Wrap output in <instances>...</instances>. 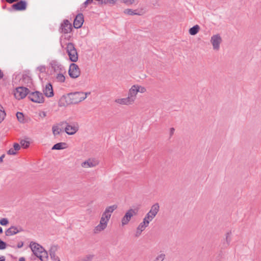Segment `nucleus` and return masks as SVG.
Wrapping results in <instances>:
<instances>
[{
  "label": "nucleus",
  "instance_id": "obj_1",
  "mask_svg": "<svg viewBox=\"0 0 261 261\" xmlns=\"http://www.w3.org/2000/svg\"><path fill=\"white\" fill-rule=\"evenodd\" d=\"M117 208V205L116 204L108 206L106 208L101 215L99 224L95 226L93 229L94 233H98L107 228L112 214Z\"/></svg>",
  "mask_w": 261,
  "mask_h": 261
},
{
  "label": "nucleus",
  "instance_id": "obj_2",
  "mask_svg": "<svg viewBox=\"0 0 261 261\" xmlns=\"http://www.w3.org/2000/svg\"><path fill=\"white\" fill-rule=\"evenodd\" d=\"M159 210L160 205L158 203L153 204L149 211L143 218V221L139 224L137 228L143 232L148 226L149 223L155 218Z\"/></svg>",
  "mask_w": 261,
  "mask_h": 261
},
{
  "label": "nucleus",
  "instance_id": "obj_3",
  "mask_svg": "<svg viewBox=\"0 0 261 261\" xmlns=\"http://www.w3.org/2000/svg\"><path fill=\"white\" fill-rule=\"evenodd\" d=\"M83 92H75L69 93L67 95L68 104H77L84 100Z\"/></svg>",
  "mask_w": 261,
  "mask_h": 261
},
{
  "label": "nucleus",
  "instance_id": "obj_4",
  "mask_svg": "<svg viewBox=\"0 0 261 261\" xmlns=\"http://www.w3.org/2000/svg\"><path fill=\"white\" fill-rule=\"evenodd\" d=\"M138 213V210L137 208H129L126 211L124 216L121 219L122 226H125L128 224L132 218L136 216Z\"/></svg>",
  "mask_w": 261,
  "mask_h": 261
},
{
  "label": "nucleus",
  "instance_id": "obj_5",
  "mask_svg": "<svg viewBox=\"0 0 261 261\" xmlns=\"http://www.w3.org/2000/svg\"><path fill=\"white\" fill-rule=\"evenodd\" d=\"M66 51L69 56V59L73 62H75L78 60V54L74 45L72 43H68L66 46Z\"/></svg>",
  "mask_w": 261,
  "mask_h": 261
},
{
  "label": "nucleus",
  "instance_id": "obj_6",
  "mask_svg": "<svg viewBox=\"0 0 261 261\" xmlns=\"http://www.w3.org/2000/svg\"><path fill=\"white\" fill-rule=\"evenodd\" d=\"M29 98L31 101L36 103H43L44 101L42 93L39 91L31 92L29 94Z\"/></svg>",
  "mask_w": 261,
  "mask_h": 261
},
{
  "label": "nucleus",
  "instance_id": "obj_7",
  "mask_svg": "<svg viewBox=\"0 0 261 261\" xmlns=\"http://www.w3.org/2000/svg\"><path fill=\"white\" fill-rule=\"evenodd\" d=\"M29 90L23 87H19L16 88L14 92L15 97L17 99H21L24 98L28 94Z\"/></svg>",
  "mask_w": 261,
  "mask_h": 261
},
{
  "label": "nucleus",
  "instance_id": "obj_8",
  "mask_svg": "<svg viewBox=\"0 0 261 261\" xmlns=\"http://www.w3.org/2000/svg\"><path fill=\"white\" fill-rule=\"evenodd\" d=\"M68 73L71 78H77L80 75V70L79 66L74 63H71L69 66Z\"/></svg>",
  "mask_w": 261,
  "mask_h": 261
},
{
  "label": "nucleus",
  "instance_id": "obj_9",
  "mask_svg": "<svg viewBox=\"0 0 261 261\" xmlns=\"http://www.w3.org/2000/svg\"><path fill=\"white\" fill-rule=\"evenodd\" d=\"M222 42V38L219 34L212 36L211 38V43L213 45V49L218 50L220 49V45Z\"/></svg>",
  "mask_w": 261,
  "mask_h": 261
},
{
  "label": "nucleus",
  "instance_id": "obj_10",
  "mask_svg": "<svg viewBox=\"0 0 261 261\" xmlns=\"http://www.w3.org/2000/svg\"><path fill=\"white\" fill-rule=\"evenodd\" d=\"M30 247L34 254L38 257L41 253L44 250V248L39 244L32 242L30 244Z\"/></svg>",
  "mask_w": 261,
  "mask_h": 261
},
{
  "label": "nucleus",
  "instance_id": "obj_11",
  "mask_svg": "<svg viewBox=\"0 0 261 261\" xmlns=\"http://www.w3.org/2000/svg\"><path fill=\"white\" fill-rule=\"evenodd\" d=\"M79 130V125L77 123H67L65 127V132L69 135L75 134Z\"/></svg>",
  "mask_w": 261,
  "mask_h": 261
},
{
  "label": "nucleus",
  "instance_id": "obj_12",
  "mask_svg": "<svg viewBox=\"0 0 261 261\" xmlns=\"http://www.w3.org/2000/svg\"><path fill=\"white\" fill-rule=\"evenodd\" d=\"M99 164L98 160L95 158H90L85 162H83L81 166L83 168H92L96 166Z\"/></svg>",
  "mask_w": 261,
  "mask_h": 261
},
{
  "label": "nucleus",
  "instance_id": "obj_13",
  "mask_svg": "<svg viewBox=\"0 0 261 261\" xmlns=\"http://www.w3.org/2000/svg\"><path fill=\"white\" fill-rule=\"evenodd\" d=\"M50 65L52 69L56 72H64L65 68L58 61L53 60L50 63Z\"/></svg>",
  "mask_w": 261,
  "mask_h": 261
},
{
  "label": "nucleus",
  "instance_id": "obj_14",
  "mask_svg": "<svg viewBox=\"0 0 261 261\" xmlns=\"http://www.w3.org/2000/svg\"><path fill=\"white\" fill-rule=\"evenodd\" d=\"M84 21L83 15L82 13L78 14L74 20V27L76 29L80 28L82 26Z\"/></svg>",
  "mask_w": 261,
  "mask_h": 261
},
{
  "label": "nucleus",
  "instance_id": "obj_15",
  "mask_svg": "<svg viewBox=\"0 0 261 261\" xmlns=\"http://www.w3.org/2000/svg\"><path fill=\"white\" fill-rule=\"evenodd\" d=\"M138 92L137 91L136 87L135 85L132 86L129 89L128 93V98L130 99L133 103L135 102L136 99V96Z\"/></svg>",
  "mask_w": 261,
  "mask_h": 261
},
{
  "label": "nucleus",
  "instance_id": "obj_16",
  "mask_svg": "<svg viewBox=\"0 0 261 261\" xmlns=\"http://www.w3.org/2000/svg\"><path fill=\"white\" fill-rule=\"evenodd\" d=\"M13 9L16 11L25 10L27 8V3L24 1H20L19 2L12 5Z\"/></svg>",
  "mask_w": 261,
  "mask_h": 261
},
{
  "label": "nucleus",
  "instance_id": "obj_17",
  "mask_svg": "<svg viewBox=\"0 0 261 261\" xmlns=\"http://www.w3.org/2000/svg\"><path fill=\"white\" fill-rule=\"evenodd\" d=\"M62 32L67 34L71 31L72 25L68 20H65L61 25Z\"/></svg>",
  "mask_w": 261,
  "mask_h": 261
},
{
  "label": "nucleus",
  "instance_id": "obj_18",
  "mask_svg": "<svg viewBox=\"0 0 261 261\" xmlns=\"http://www.w3.org/2000/svg\"><path fill=\"white\" fill-rule=\"evenodd\" d=\"M43 93L47 97H51L54 96L53 86L50 83H47L43 89Z\"/></svg>",
  "mask_w": 261,
  "mask_h": 261
},
{
  "label": "nucleus",
  "instance_id": "obj_19",
  "mask_svg": "<svg viewBox=\"0 0 261 261\" xmlns=\"http://www.w3.org/2000/svg\"><path fill=\"white\" fill-rule=\"evenodd\" d=\"M21 230L22 229L20 228L19 229L15 226H11L5 231V234L7 236H13L20 232Z\"/></svg>",
  "mask_w": 261,
  "mask_h": 261
},
{
  "label": "nucleus",
  "instance_id": "obj_20",
  "mask_svg": "<svg viewBox=\"0 0 261 261\" xmlns=\"http://www.w3.org/2000/svg\"><path fill=\"white\" fill-rule=\"evenodd\" d=\"M115 102L121 105L128 106L133 104L128 97L122 98H117L115 100Z\"/></svg>",
  "mask_w": 261,
  "mask_h": 261
},
{
  "label": "nucleus",
  "instance_id": "obj_21",
  "mask_svg": "<svg viewBox=\"0 0 261 261\" xmlns=\"http://www.w3.org/2000/svg\"><path fill=\"white\" fill-rule=\"evenodd\" d=\"M58 249V247L56 246H53L50 247L49 250V255L50 256L51 259L53 261H55L56 260L59 259L60 258L56 254V252Z\"/></svg>",
  "mask_w": 261,
  "mask_h": 261
},
{
  "label": "nucleus",
  "instance_id": "obj_22",
  "mask_svg": "<svg viewBox=\"0 0 261 261\" xmlns=\"http://www.w3.org/2000/svg\"><path fill=\"white\" fill-rule=\"evenodd\" d=\"M64 73H65V70L64 72L57 73V75L55 76L56 81L59 83H64L65 81V77L63 74Z\"/></svg>",
  "mask_w": 261,
  "mask_h": 261
},
{
  "label": "nucleus",
  "instance_id": "obj_23",
  "mask_svg": "<svg viewBox=\"0 0 261 261\" xmlns=\"http://www.w3.org/2000/svg\"><path fill=\"white\" fill-rule=\"evenodd\" d=\"M67 147V144L64 142L58 143L55 144L52 147L53 150H60Z\"/></svg>",
  "mask_w": 261,
  "mask_h": 261
},
{
  "label": "nucleus",
  "instance_id": "obj_24",
  "mask_svg": "<svg viewBox=\"0 0 261 261\" xmlns=\"http://www.w3.org/2000/svg\"><path fill=\"white\" fill-rule=\"evenodd\" d=\"M200 30V27L198 25H195L190 29L189 33L191 35H195L198 33Z\"/></svg>",
  "mask_w": 261,
  "mask_h": 261
},
{
  "label": "nucleus",
  "instance_id": "obj_25",
  "mask_svg": "<svg viewBox=\"0 0 261 261\" xmlns=\"http://www.w3.org/2000/svg\"><path fill=\"white\" fill-rule=\"evenodd\" d=\"M37 257L39 258L41 261H46L48 258V253L44 249L42 253H41Z\"/></svg>",
  "mask_w": 261,
  "mask_h": 261
},
{
  "label": "nucleus",
  "instance_id": "obj_26",
  "mask_svg": "<svg viewBox=\"0 0 261 261\" xmlns=\"http://www.w3.org/2000/svg\"><path fill=\"white\" fill-rule=\"evenodd\" d=\"M52 130L54 135L56 136L60 134L62 129L61 128L59 127V125H54L52 127Z\"/></svg>",
  "mask_w": 261,
  "mask_h": 261
},
{
  "label": "nucleus",
  "instance_id": "obj_27",
  "mask_svg": "<svg viewBox=\"0 0 261 261\" xmlns=\"http://www.w3.org/2000/svg\"><path fill=\"white\" fill-rule=\"evenodd\" d=\"M231 231H229L225 234V241L227 245H229L231 241Z\"/></svg>",
  "mask_w": 261,
  "mask_h": 261
},
{
  "label": "nucleus",
  "instance_id": "obj_28",
  "mask_svg": "<svg viewBox=\"0 0 261 261\" xmlns=\"http://www.w3.org/2000/svg\"><path fill=\"white\" fill-rule=\"evenodd\" d=\"M124 13L125 14H128L129 15H140V13L136 12L135 10H133L132 9H127L124 10Z\"/></svg>",
  "mask_w": 261,
  "mask_h": 261
},
{
  "label": "nucleus",
  "instance_id": "obj_29",
  "mask_svg": "<svg viewBox=\"0 0 261 261\" xmlns=\"http://www.w3.org/2000/svg\"><path fill=\"white\" fill-rule=\"evenodd\" d=\"M6 116V113L4 110L3 107L0 105V123H1L4 119Z\"/></svg>",
  "mask_w": 261,
  "mask_h": 261
},
{
  "label": "nucleus",
  "instance_id": "obj_30",
  "mask_svg": "<svg viewBox=\"0 0 261 261\" xmlns=\"http://www.w3.org/2000/svg\"><path fill=\"white\" fill-rule=\"evenodd\" d=\"M165 254L163 253L159 254L153 261H163L165 258Z\"/></svg>",
  "mask_w": 261,
  "mask_h": 261
},
{
  "label": "nucleus",
  "instance_id": "obj_31",
  "mask_svg": "<svg viewBox=\"0 0 261 261\" xmlns=\"http://www.w3.org/2000/svg\"><path fill=\"white\" fill-rule=\"evenodd\" d=\"M16 117L18 120L21 123H24V116L22 113L17 112L16 113Z\"/></svg>",
  "mask_w": 261,
  "mask_h": 261
},
{
  "label": "nucleus",
  "instance_id": "obj_32",
  "mask_svg": "<svg viewBox=\"0 0 261 261\" xmlns=\"http://www.w3.org/2000/svg\"><path fill=\"white\" fill-rule=\"evenodd\" d=\"M136 87L137 92H140L141 93H143L146 91V89L144 87H142L141 86L138 85H134Z\"/></svg>",
  "mask_w": 261,
  "mask_h": 261
},
{
  "label": "nucleus",
  "instance_id": "obj_33",
  "mask_svg": "<svg viewBox=\"0 0 261 261\" xmlns=\"http://www.w3.org/2000/svg\"><path fill=\"white\" fill-rule=\"evenodd\" d=\"M20 145L22 147L24 148H26L29 147L30 145V142L27 140H22L20 142Z\"/></svg>",
  "mask_w": 261,
  "mask_h": 261
},
{
  "label": "nucleus",
  "instance_id": "obj_34",
  "mask_svg": "<svg viewBox=\"0 0 261 261\" xmlns=\"http://www.w3.org/2000/svg\"><path fill=\"white\" fill-rule=\"evenodd\" d=\"M37 70L40 73L45 72L46 71V67L45 65H40L37 68Z\"/></svg>",
  "mask_w": 261,
  "mask_h": 261
},
{
  "label": "nucleus",
  "instance_id": "obj_35",
  "mask_svg": "<svg viewBox=\"0 0 261 261\" xmlns=\"http://www.w3.org/2000/svg\"><path fill=\"white\" fill-rule=\"evenodd\" d=\"M9 223V221L7 218H2L0 220V224L3 226L7 225Z\"/></svg>",
  "mask_w": 261,
  "mask_h": 261
},
{
  "label": "nucleus",
  "instance_id": "obj_36",
  "mask_svg": "<svg viewBox=\"0 0 261 261\" xmlns=\"http://www.w3.org/2000/svg\"><path fill=\"white\" fill-rule=\"evenodd\" d=\"M7 247V244L0 239V250H4Z\"/></svg>",
  "mask_w": 261,
  "mask_h": 261
},
{
  "label": "nucleus",
  "instance_id": "obj_37",
  "mask_svg": "<svg viewBox=\"0 0 261 261\" xmlns=\"http://www.w3.org/2000/svg\"><path fill=\"white\" fill-rule=\"evenodd\" d=\"M7 153L10 155H15L17 151L14 150L13 148H11L7 151Z\"/></svg>",
  "mask_w": 261,
  "mask_h": 261
},
{
  "label": "nucleus",
  "instance_id": "obj_38",
  "mask_svg": "<svg viewBox=\"0 0 261 261\" xmlns=\"http://www.w3.org/2000/svg\"><path fill=\"white\" fill-rule=\"evenodd\" d=\"M13 148H14V150L17 151L18 150H19L20 149V146L19 144L15 143L14 144Z\"/></svg>",
  "mask_w": 261,
  "mask_h": 261
},
{
  "label": "nucleus",
  "instance_id": "obj_39",
  "mask_svg": "<svg viewBox=\"0 0 261 261\" xmlns=\"http://www.w3.org/2000/svg\"><path fill=\"white\" fill-rule=\"evenodd\" d=\"M142 232V231H141L137 228L135 233V237L138 238L139 237H140L141 235Z\"/></svg>",
  "mask_w": 261,
  "mask_h": 261
},
{
  "label": "nucleus",
  "instance_id": "obj_40",
  "mask_svg": "<svg viewBox=\"0 0 261 261\" xmlns=\"http://www.w3.org/2000/svg\"><path fill=\"white\" fill-rule=\"evenodd\" d=\"M93 255H87L85 258H84L85 261H90L93 259Z\"/></svg>",
  "mask_w": 261,
  "mask_h": 261
},
{
  "label": "nucleus",
  "instance_id": "obj_41",
  "mask_svg": "<svg viewBox=\"0 0 261 261\" xmlns=\"http://www.w3.org/2000/svg\"><path fill=\"white\" fill-rule=\"evenodd\" d=\"M123 3L127 4L129 5L133 4L134 2V0H122Z\"/></svg>",
  "mask_w": 261,
  "mask_h": 261
},
{
  "label": "nucleus",
  "instance_id": "obj_42",
  "mask_svg": "<svg viewBox=\"0 0 261 261\" xmlns=\"http://www.w3.org/2000/svg\"><path fill=\"white\" fill-rule=\"evenodd\" d=\"M67 123H68L66 121H62V122L59 123L56 125H59V127H60V126H62L65 124L66 125Z\"/></svg>",
  "mask_w": 261,
  "mask_h": 261
},
{
  "label": "nucleus",
  "instance_id": "obj_43",
  "mask_svg": "<svg viewBox=\"0 0 261 261\" xmlns=\"http://www.w3.org/2000/svg\"><path fill=\"white\" fill-rule=\"evenodd\" d=\"M83 94H84V100L87 98V96L90 95V92H83Z\"/></svg>",
  "mask_w": 261,
  "mask_h": 261
},
{
  "label": "nucleus",
  "instance_id": "obj_44",
  "mask_svg": "<svg viewBox=\"0 0 261 261\" xmlns=\"http://www.w3.org/2000/svg\"><path fill=\"white\" fill-rule=\"evenodd\" d=\"M6 1L9 4H12L14 2H18V0H6Z\"/></svg>",
  "mask_w": 261,
  "mask_h": 261
},
{
  "label": "nucleus",
  "instance_id": "obj_45",
  "mask_svg": "<svg viewBox=\"0 0 261 261\" xmlns=\"http://www.w3.org/2000/svg\"><path fill=\"white\" fill-rule=\"evenodd\" d=\"M4 76L3 72L0 69V80L2 79Z\"/></svg>",
  "mask_w": 261,
  "mask_h": 261
},
{
  "label": "nucleus",
  "instance_id": "obj_46",
  "mask_svg": "<svg viewBox=\"0 0 261 261\" xmlns=\"http://www.w3.org/2000/svg\"><path fill=\"white\" fill-rule=\"evenodd\" d=\"M23 245V243L22 242L19 243L17 245V247L18 248H21Z\"/></svg>",
  "mask_w": 261,
  "mask_h": 261
},
{
  "label": "nucleus",
  "instance_id": "obj_47",
  "mask_svg": "<svg viewBox=\"0 0 261 261\" xmlns=\"http://www.w3.org/2000/svg\"><path fill=\"white\" fill-rule=\"evenodd\" d=\"M174 128L172 127L170 128V135H172L173 134L174 132Z\"/></svg>",
  "mask_w": 261,
  "mask_h": 261
},
{
  "label": "nucleus",
  "instance_id": "obj_48",
  "mask_svg": "<svg viewBox=\"0 0 261 261\" xmlns=\"http://www.w3.org/2000/svg\"><path fill=\"white\" fill-rule=\"evenodd\" d=\"M4 157H5V154H3L0 157V163H2L3 161V159L4 158Z\"/></svg>",
  "mask_w": 261,
  "mask_h": 261
},
{
  "label": "nucleus",
  "instance_id": "obj_49",
  "mask_svg": "<svg viewBox=\"0 0 261 261\" xmlns=\"http://www.w3.org/2000/svg\"><path fill=\"white\" fill-rule=\"evenodd\" d=\"M5 257L4 256H2L0 257V261H5Z\"/></svg>",
  "mask_w": 261,
  "mask_h": 261
},
{
  "label": "nucleus",
  "instance_id": "obj_50",
  "mask_svg": "<svg viewBox=\"0 0 261 261\" xmlns=\"http://www.w3.org/2000/svg\"><path fill=\"white\" fill-rule=\"evenodd\" d=\"M24 260H25V258L23 257H21L19 258V261H24Z\"/></svg>",
  "mask_w": 261,
  "mask_h": 261
},
{
  "label": "nucleus",
  "instance_id": "obj_51",
  "mask_svg": "<svg viewBox=\"0 0 261 261\" xmlns=\"http://www.w3.org/2000/svg\"><path fill=\"white\" fill-rule=\"evenodd\" d=\"M3 228L1 227H0V233H3Z\"/></svg>",
  "mask_w": 261,
  "mask_h": 261
}]
</instances>
